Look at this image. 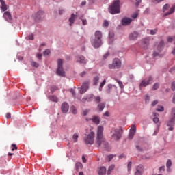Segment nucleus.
Masks as SVG:
<instances>
[{
    "label": "nucleus",
    "mask_w": 175,
    "mask_h": 175,
    "mask_svg": "<svg viewBox=\"0 0 175 175\" xmlns=\"http://www.w3.org/2000/svg\"><path fill=\"white\" fill-rule=\"evenodd\" d=\"M103 126H98L97 128V133L96 138V144L97 147H103V148H107L109 143L106 142V139L103 137Z\"/></svg>",
    "instance_id": "nucleus-1"
},
{
    "label": "nucleus",
    "mask_w": 175,
    "mask_h": 175,
    "mask_svg": "<svg viewBox=\"0 0 175 175\" xmlns=\"http://www.w3.org/2000/svg\"><path fill=\"white\" fill-rule=\"evenodd\" d=\"M121 1L115 0L109 7L108 10L111 14H120L121 13Z\"/></svg>",
    "instance_id": "nucleus-2"
},
{
    "label": "nucleus",
    "mask_w": 175,
    "mask_h": 175,
    "mask_svg": "<svg viewBox=\"0 0 175 175\" xmlns=\"http://www.w3.org/2000/svg\"><path fill=\"white\" fill-rule=\"evenodd\" d=\"M102 32L100 31H96L94 33V39L92 40V44L94 49H99L102 46Z\"/></svg>",
    "instance_id": "nucleus-3"
},
{
    "label": "nucleus",
    "mask_w": 175,
    "mask_h": 175,
    "mask_svg": "<svg viewBox=\"0 0 175 175\" xmlns=\"http://www.w3.org/2000/svg\"><path fill=\"white\" fill-rule=\"evenodd\" d=\"M56 73L58 76H65V71L64 70V60H62V59H57V68Z\"/></svg>",
    "instance_id": "nucleus-4"
},
{
    "label": "nucleus",
    "mask_w": 175,
    "mask_h": 175,
    "mask_svg": "<svg viewBox=\"0 0 175 175\" xmlns=\"http://www.w3.org/2000/svg\"><path fill=\"white\" fill-rule=\"evenodd\" d=\"M95 133L94 131H91L90 133L86 135L84 137V142L86 144L92 145L95 143Z\"/></svg>",
    "instance_id": "nucleus-5"
},
{
    "label": "nucleus",
    "mask_w": 175,
    "mask_h": 175,
    "mask_svg": "<svg viewBox=\"0 0 175 175\" xmlns=\"http://www.w3.org/2000/svg\"><path fill=\"white\" fill-rule=\"evenodd\" d=\"M114 133L112 135V139L113 140H120L122 136V129L121 127L113 129Z\"/></svg>",
    "instance_id": "nucleus-6"
},
{
    "label": "nucleus",
    "mask_w": 175,
    "mask_h": 175,
    "mask_svg": "<svg viewBox=\"0 0 175 175\" xmlns=\"http://www.w3.org/2000/svg\"><path fill=\"white\" fill-rule=\"evenodd\" d=\"M109 69H120L121 68V60L118 58L113 59L112 64L109 65Z\"/></svg>",
    "instance_id": "nucleus-7"
},
{
    "label": "nucleus",
    "mask_w": 175,
    "mask_h": 175,
    "mask_svg": "<svg viewBox=\"0 0 175 175\" xmlns=\"http://www.w3.org/2000/svg\"><path fill=\"white\" fill-rule=\"evenodd\" d=\"M171 114H172L171 120L167 123V126H170L168 129L169 131H173V127L172 126L174 125V122H175V108H173L172 109Z\"/></svg>",
    "instance_id": "nucleus-8"
},
{
    "label": "nucleus",
    "mask_w": 175,
    "mask_h": 175,
    "mask_svg": "<svg viewBox=\"0 0 175 175\" xmlns=\"http://www.w3.org/2000/svg\"><path fill=\"white\" fill-rule=\"evenodd\" d=\"M152 80L153 79L151 76L142 80L139 84V88L142 89L143 87H147V85L151 84V81H152Z\"/></svg>",
    "instance_id": "nucleus-9"
},
{
    "label": "nucleus",
    "mask_w": 175,
    "mask_h": 175,
    "mask_svg": "<svg viewBox=\"0 0 175 175\" xmlns=\"http://www.w3.org/2000/svg\"><path fill=\"white\" fill-rule=\"evenodd\" d=\"M141 46L144 49V50H147L148 49V46H150V38H146L142 40Z\"/></svg>",
    "instance_id": "nucleus-10"
},
{
    "label": "nucleus",
    "mask_w": 175,
    "mask_h": 175,
    "mask_svg": "<svg viewBox=\"0 0 175 175\" xmlns=\"http://www.w3.org/2000/svg\"><path fill=\"white\" fill-rule=\"evenodd\" d=\"M90 88V83L84 82L81 88L80 94H85L87 92V90Z\"/></svg>",
    "instance_id": "nucleus-11"
},
{
    "label": "nucleus",
    "mask_w": 175,
    "mask_h": 175,
    "mask_svg": "<svg viewBox=\"0 0 175 175\" xmlns=\"http://www.w3.org/2000/svg\"><path fill=\"white\" fill-rule=\"evenodd\" d=\"M135 133H136V125L133 124L130 129V133L129 135V139H130V140H132V139H133Z\"/></svg>",
    "instance_id": "nucleus-12"
},
{
    "label": "nucleus",
    "mask_w": 175,
    "mask_h": 175,
    "mask_svg": "<svg viewBox=\"0 0 175 175\" xmlns=\"http://www.w3.org/2000/svg\"><path fill=\"white\" fill-rule=\"evenodd\" d=\"M131 23H132V18L128 17H124L121 21V24L124 26L130 25Z\"/></svg>",
    "instance_id": "nucleus-13"
},
{
    "label": "nucleus",
    "mask_w": 175,
    "mask_h": 175,
    "mask_svg": "<svg viewBox=\"0 0 175 175\" xmlns=\"http://www.w3.org/2000/svg\"><path fill=\"white\" fill-rule=\"evenodd\" d=\"M44 14V12L42 10L38 11L36 14H35L33 17L36 20V21H39L42 17H43V15Z\"/></svg>",
    "instance_id": "nucleus-14"
},
{
    "label": "nucleus",
    "mask_w": 175,
    "mask_h": 175,
    "mask_svg": "<svg viewBox=\"0 0 175 175\" xmlns=\"http://www.w3.org/2000/svg\"><path fill=\"white\" fill-rule=\"evenodd\" d=\"M87 121H92L96 125L100 124V118L99 116H93L92 118L86 119Z\"/></svg>",
    "instance_id": "nucleus-15"
},
{
    "label": "nucleus",
    "mask_w": 175,
    "mask_h": 175,
    "mask_svg": "<svg viewBox=\"0 0 175 175\" xmlns=\"http://www.w3.org/2000/svg\"><path fill=\"white\" fill-rule=\"evenodd\" d=\"M76 62H79V64H82L83 65H85L87 64V60H85V57L83 55H79L76 58Z\"/></svg>",
    "instance_id": "nucleus-16"
},
{
    "label": "nucleus",
    "mask_w": 175,
    "mask_h": 175,
    "mask_svg": "<svg viewBox=\"0 0 175 175\" xmlns=\"http://www.w3.org/2000/svg\"><path fill=\"white\" fill-rule=\"evenodd\" d=\"M3 17L8 23H10V21H12V14H10V12L9 11H5L3 13Z\"/></svg>",
    "instance_id": "nucleus-17"
},
{
    "label": "nucleus",
    "mask_w": 175,
    "mask_h": 175,
    "mask_svg": "<svg viewBox=\"0 0 175 175\" xmlns=\"http://www.w3.org/2000/svg\"><path fill=\"white\" fill-rule=\"evenodd\" d=\"M61 110L62 113H68L69 111V104L68 103H63L62 104Z\"/></svg>",
    "instance_id": "nucleus-18"
},
{
    "label": "nucleus",
    "mask_w": 175,
    "mask_h": 175,
    "mask_svg": "<svg viewBox=\"0 0 175 175\" xmlns=\"http://www.w3.org/2000/svg\"><path fill=\"white\" fill-rule=\"evenodd\" d=\"M94 94H88L85 98L81 100L83 103H85V102H92L94 100Z\"/></svg>",
    "instance_id": "nucleus-19"
},
{
    "label": "nucleus",
    "mask_w": 175,
    "mask_h": 175,
    "mask_svg": "<svg viewBox=\"0 0 175 175\" xmlns=\"http://www.w3.org/2000/svg\"><path fill=\"white\" fill-rule=\"evenodd\" d=\"M137 38H139V33L136 31L130 33L129 36V40H137Z\"/></svg>",
    "instance_id": "nucleus-20"
},
{
    "label": "nucleus",
    "mask_w": 175,
    "mask_h": 175,
    "mask_svg": "<svg viewBox=\"0 0 175 175\" xmlns=\"http://www.w3.org/2000/svg\"><path fill=\"white\" fill-rule=\"evenodd\" d=\"M144 168L142 165H139L136 167L135 175H143Z\"/></svg>",
    "instance_id": "nucleus-21"
},
{
    "label": "nucleus",
    "mask_w": 175,
    "mask_h": 175,
    "mask_svg": "<svg viewBox=\"0 0 175 175\" xmlns=\"http://www.w3.org/2000/svg\"><path fill=\"white\" fill-rule=\"evenodd\" d=\"M77 18V15H75V14H71L69 18L70 27H72V25L75 24V21H76Z\"/></svg>",
    "instance_id": "nucleus-22"
},
{
    "label": "nucleus",
    "mask_w": 175,
    "mask_h": 175,
    "mask_svg": "<svg viewBox=\"0 0 175 175\" xmlns=\"http://www.w3.org/2000/svg\"><path fill=\"white\" fill-rule=\"evenodd\" d=\"M165 44V42H163V40H161L159 43V44L157 45V50L159 51V52H161L162 51V49H163V46Z\"/></svg>",
    "instance_id": "nucleus-23"
},
{
    "label": "nucleus",
    "mask_w": 175,
    "mask_h": 175,
    "mask_svg": "<svg viewBox=\"0 0 175 175\" xmlns=\"http://www.w3.org/2000/svg\"><path fill=\"white\" fill-rule=\"evenodd\" d=\"M113 88L114 90H117V86L115 85H108V89H107V94H110L111 91H113Z\"/></svg>",
    "instance_id": "nucleus-24"
},
{
    "label": "nucleus",
    "mask_w": 175,
    "mask_h": 175,
    "mask_svg": "<svg viewBox=\"0 0 175 175\" xmlns=\"http://www.w3.org/2000/svg\"><path fill=\"white\" fill-rule=\"evenodd\" d=\"M174 10H175V5H173L170 11L168 12H166L165 14H163V17H166V16H169L170 14H173V13H174Z\"/></svg>",
    "instance_id": "nucleus-25"
},
{
    "label": "nucleus",
    "mask_w": 175,
    "mask_h": 175,
    "mask_svg": "<svg viewBox=\"0 0 175 175\" xmlns=\"http://www.w3.org/2000/svg\"><path fill=\"white\" fill-rule=\"evenodd\" d=\"M1 12H6V10H8V5H6V3H5V1H2V3H1Z\"/></svg>",
    "instance_id": "nucleus-26"
},
{
    "label": "nucleus",
    "mask_w": 175,
    "mask_h": 175,
    "mask_svg": "<svg viewBox=\"0 0 175 175\" xmlns=\"http://www.w3.org/2000/svg\"><path fill=\"white\" fill-rule=\"evenodd\" d=\"M98 174L99 175H105V174H106V167H100L99 170H98Z\"/></svg>",
    "instance_id": "nucleus-27"
},
{
    "label": "nucleus",
    "mask_w": 175,
    "mask_h": 175,
    "mask_svg": "<svg viewBox=\"0 0 175 175\" xmlns=\"http://www.w3.org/2000/svg\"><path fill=\"white\" fill-rule=\"evenodd\" d=\"M93 100L94 102H95V103H100V102L102 101V98L100 96H94Z\"/></svg>",
    "instance_id": "nucleus-28"
},
{
    "label": "nucleus",
    "mask_w": 175,
    "mask_h": 175,
    "mask_svg": "<svg viewBox=\"0 0 175 175\" xmlns=\"http://www.w3.org/2000/svg\"><path fill=\"white\" fill-rule=\"evenodd\" d=\"M106 103H100L98 105V109L100 110V111H103V109H105Z\"/></svg>",
    "instance_id": "nucleus-29"
},
{
    "label": "nucleus",
    "mask_w": 175,
    "mask_h": 175,
    "mask_svg": "<svg viewBox=\"0 0 175 175\" xmlns=\"http://www.w3.org/2000/svg\"><path fill=\"white\" fill-rule=\"evenodd\" d=\"M77 139H79V133H75L72 136V142L76 143L77 142Z\"/></svg>",
    "instance_id": "nucleus-30"
},
{
    "label": "nucleus",
    "mask_w": 175,
    "mask_h": 175,
    "mask_svg": "<svg viewBox=\"0 0 175 175\" xmlns=\"http://www.w3.org/2000/svg\"><path fill=\"white\" fill-rule=\"evenodd\" d=\"M114 165H111V166L109 167L108 170H107V174L110 175L111 174V172H113V170H114Z\"/></svg>",
    "instance_id": "nucleus-31"
},
{
    "label": "nucleus",
    "mask_w": 175,
    "mask_h": 175,
    "mask_svg": "<svg viewBox=\"0 0 175 175\" xmlns=\"http://www.w3.org/2000/svg\"><path fill=\"white\" fill-rule=\"evenodd\" d=\"M75 167L76 170H81L83 169V164L81 163H77Z\"/></svg>",
    "instance_id": "nucleus-32"
},
{
    "label": "nucleus",
    "mask_w": 175,
    "mask_h": 175,
    "mask_svg": "<svg viewBox=\"0 0 175 175\" xmlns=\"http://www.w3.org/2000/svg\"><path fill=\"white\" fill-rule=\"evenodd\" d=\"M99 82V76L94 77L93 79V84L94 85H96Z\"/></svg>",
    "instance_id": "nucleus-33"
},
{
    "label": "nucleus",
    "mask_w": 175,
    "mask_h": 175,
    "mask_svg": "<svg viewBox=\"0 0 175 175\" xmlns=\"http://www.w3.org/2000/svg\"><path fill=\"white\" fill-rule=\"evenodd\" d=\"M154 118H153V122L155 124H158L159 122V118H158V113H154Z\"/></svg>",
    "instance_id": "nucleus-34"
},
{
    "label": "nucleus",
    "mask_w": 175,
    "mask_h": 175,
    "mask_svg": "<svg viewBox=\"0 0 175 175\" xmlns=\"http://www.w3.org/2000/svg\"><path fill=\"white\" fill-rule=\"evenodd\" d=\"M109 38L111 41H113L114 39V33L113 31H110L109 33Z\"/></svg>",
    "instance_id": "nucleus-35"
},
{
    "label": "nucleus",
    "mask_w": 175,
    "mask_h": 175,
    "mask_svg": "<svg viewBox=\"0 0 175 175\" xmlns=\"http://www.w3.org/2000/svg\"><path fill=\"white\" fill-rule=\"evenodd\" d=\"M49 98L52 102H58V98H57L55 96H51Z\"/></svg>",
    "instance_id": "nucleus-36"
},
{
    "label": "nucleus",
    "mask_w": 175,
    "mask_h": 175,
    "mask_svg": "<svg viewBox=\"0 0 175 175\" xmlns=\"http://www.w3.org/2000/svg\"><path fill=\"white\" fill-rule=\"evenodd\" d=\"M166 166L167 167V170L170 169V166H172V161L170 159H168L167 163H166Z\"/></svg>",
    "instance_id": "nucleus-37"
},
{
    "label": "nucleus",
    "mask_w": 175,
    "mask_h": 175,
    "mask_svg": "<svg viewBox=\"0 0 175 175\" xmlns=\"http://www.w3.org/2000/svg\"><path fill=\"white\" fill-rule=\"evenodd\" d=\"M106 84V79H104V81L100 83L99 91H102V88H103V86Z\"/></svg>",
    "instance_id": "nucleus-38"
},
{
    "label": "nucleus",
    "mask_w": 175,
    "mask_h": 175,
    "mask_svg": "<svg viewBox=\"0 0 175 175\" xmlns=\"http://www.w3.org/2000/svg\"><path fill=\"white\" fill-rule=\"evenodd\" d=\"M114 155H113V154H110V155H108L107 157V161H108V162H110L111 161V159H113V158H114Z\"/></svg>",
    "instance_id": "nucleus-39"
},
{
    "label": "nucleus",
    "mask_w": 175,
    "mask_h": 175,
    "mask_svg": "<svg viewBox=\"0 0 175 175\" xmlns=\"http://www.w3.org/2000/svg\"><path fill=\"white\" fill-rule=\"evenodd\" d=\"M158 88H159V83H156L153 85V88L152 90H154V91H155V90H158Z\"/></svg>",
    "instance_id": "nucleus-40"
},
{
    "label": "nucleus",
    "mask_w": 175,
    "mask_h": 175,
    "mask_svg": "<svg viewBox=\"0 0 175 175\" xmlns=\"http://www.w3.org/2000/svg\"><path fill=\"white\" fill-rule=\"evenodd\" d=\"M169 8H170L169 4H165L163 8V12H166L167 10V9H169Z\"/></svg>",
    "instance_id": "nucleus-41"
},
{
    "label": "nucleus",
    "mask_w": 175,
    "mask_h": 175,
    "mask_svg": "<svg viewBox=\"0 0 175 175\" xmlns=\"http://www.w3.org/2000/svg\"><path fill=\"white\" fill-rule=\"evenodd\" d=\"M152 2L154 3V5H158L160 2H163V0H152Z\"/></svg>",
    "instance_id": "nucleus-42"
},
{
    "label": "nucleus",
    "mask_w": 175,
    "mask_h": 175,
    "mask_svg": "<svg viewBox=\"0 0 175 175\" xmlns=\"http://www.w3.org/2000/svg\"><path fill=\"white\" fill-rule=\"evenodd\" d=\"M31 66H33L34 68H39V64L37 63L36 62H32Z\"/></svg>",
    "instance_id": "nucleus-43"
},
{
    "label": "nucleus",
    "mask_w": 175,
    "mask_h": 175,
    "mask_svg": "<svg viewBox=\"0 0 175 175\" xmlns=\"http://www.w3.org/2000/svg\"><path fill=\"white\" fill-rule=\"evenodd\" d=\"M132 167V163L131 161L129 162L128 165H127V170L128 172H131V169Z\"/></svg>",
    "instance_id": "nucleus-44"
},
{
    "label": "nucleus",
    "mask_w": 175,
    "mask_h": 175,
    "mask_svg": "<svg viewBox=\"0 0 175 175\" xmlns=\"http://www.w3.org/2000/svg\"><path fill=\"white\" fill-rule=\"evenodd\" d=\"M116 81L119 84V87L121 89L124 88V84L120 81H119L118 79H116Z\"/></svg>",
    "instance_id": "nucleus-45"
},
{
    "label": "nucleus",
    "mask_w": 175,
    "mask_h": 175,
    "mask_svg": "<svg viewBox=\"0 0 175 175\" xmlns=\"http://www.w3.org/2000/svg\"><path fill=\"white\" fill-rule=\"evenodd\" d=\"M158 32V29L150 30V35H155Z\"/></svg>",
    "instance_id": "nucleus-46"
},
{
    "label": "nucleus",
    "mask_w": 175,
    "mask_h": 175,
    "mask_svg": "<svg viewBox=\"0 0 175 175\" xmlns=\"http://www.w3.org/2000/svg\"><path fill=\"white\" fill-rule=\"evenodd\" d=\"M156 110L157 111H163L164 110L163 106H158Z\"/></svg>",
    "instance_id": "nucleus-47"
},
{
    "label": "nucleus",
    "mask_w": 175,
    "mask_h": 175,
    "mask_svg": "<svg viewBox=\"0 0 175 175\" xmlns=\"http://www.w3.org/2000/svg\"><path fill=\"white\" fill-rule=\"evenodd\" d=\"M51 53L50 49H46L44 52V55H50Z\"/></svg>",
    "instance_id": "nucleus-48"
},
{
    "label": "nucleus",
    "mask_w": 175,
    "mask_h": 175,
    "mask_svg": "<svg viewBox=\"0 0 175 175\" xmlns=\"http://www.w3.org/2000/svg\"><path fill=\"white\" fill-rule=\"evenodd\" d=\"M71 109L73 114H77V110L76 109V107H75V106H72Z\"/></svg>",
    "instance_id": "nucleus-49"
},
{
    "label": "nucleus",
    "mask_w": 175,
    "mask_h": 175,
    "mask_svg": "<svg viewBox=\"0 0 175 175\" xmlns=\"http://www.w3.org/2000/svg\"><path fill=\"white\" fill-rule=\"evenodd\" d=\"M69 91L72 94V96L75 98V96H76V93L75 92V90L70 89Z\"/></svg>",
    "instance_id": "nucleus-50"
},
{
    "label": "nucleus",
    "mask_w": 175,
    "mask_h": 175,
    "mask_svg": "<svg viewBox=\"0 0 175 175\" xmlns=\"http://www.w3.org/2000/svg\"><path fill=\"white\" fill-rule=\"evenodd\" d=\"M171 90H172V91H175V81L171 83Z\"/></svg>",
    "instance_id": "nucleus-51"
},
{
    "label": "nucleus",
    "mask_w": 175,
    "mask_h": 175,
    "mask_svg": "<svg viewBox=\"0 0 175 175\" xmlns=\"http://www.w3.org/2000/svg\"><path fill=\"white\" fill-rule=\"evenodd\" d=\"M28 40H33V34H31L26 38Z\"/></svg>",
    "instance_id": "nucleus-52"
},
{
    "label": "nucleus",
    "mask_w": 175,
    "mask_h": 175,
    "mask_svg": "<svg viewBox=\"0 0 175 175\" xmlns=\"http://www.w3.org/2000/svg\"><path fill=\"white\" fill-rule=\"evenodd\" d=\"M63 13H65V10H64V9H59V14L60 15V16H62V14Z\"/></svg>",
    "instance_id": "nucleus-53"
},
{
    "label": "nucleus",
    "mask_w": 175,
    "mask_h": 175,
    "mask_svg": "<svg viewBox=\"0 0 175 175\" xmlns=\"http://www.w3.org/2000/svg\"><path fill=\"white\" fill-rule=\"evenodd\" d=\"M12 147H13V148H12L11 151H14V150H17V146H16V144H12Z\"/></svg>",
    "instance_id": "nucleus-54"
},
{
    "label": "nucleus",
    "mask_w": 175,
    "mask_h": 175,
    "mask_svg": "<svg viewBox=\"0 0 175 175\" xmlns=\"http://www.w3.org/2000/svg\"><path fill=\"white\" fill-rule=\"evenodd\" d=\"M104 27H109V21H105L103 23Z\"/></svg>",
    "instance_id": "nucleus-55"
},
{
    "label": "nucleus",
    "mask_w": 175,
    "mask_h": 175,
    "mask_svg": "<svg viewBox=\"0 0 175 175\" xmlns=\"http://www.w3.org/2000/svg\"><path fill=\"white\" fill-rule=\"evenodd\" d=\"M57 90H58V87H57V86H53V87L51 88V91H57Z\"/></svg>",
    "instance_id": "nucleus-56"
},
{
    "label": "nucleus",
    "mask_w": 175,
    "mask_h": 175,
    "mask_svg": "<svg viewBox=\"0 0 175 175\" xmlns=\"http://www.w3.org/2000/svg\"><path fill=\"white\" fill-rule=\"evenodd\" d=\"M174 40V38L172 37H168L167 38V42H169L170 43H172Z\"/></svg>",
    "instance_id": "nucleus-57"
},
{
    "label": "nucleus",
    "mask_w": 175,
    "mask_h": 175,
    "mask_svg": "<svg viewBox=\"0 0 175 175\" xmlns=\"http://www.w3.org/2000/svg\"><path fill=\"white\" fill-rule=\"evenodd\" d=\"M137 16H138V14H137V13H135V14H133L131 16V17H132L133 18H137Z\"/></svg>",
    "instance_id": "nucleus-58"
},
{
    "label": "nucleus",
    "mask_w": 175,
    "mask_h": 175,
    "mask_svg": "<svg viewBox=\"0 0 175 175\" xmlns=\"http://www.w3.org/2000/svg\"><path fill=\"white\" fill-rule=\"evenodd\" d=\"M159 172H165V166L160 167L159 168Z\"/></svg>",
    "instance_id": "nucleus-59"
},
{
    "label": "nucleus",
    "mask_w": 175,
    "mask_h": 175,
    "mask_svg": "<svg viewBox=\"0 0 175 175\" xmlns=\"http://www.w3.org/2000/svg\"><path fill=\"white\" fill-rule=\"evenodd\" d=\"M82 24H83V25H87V20L82 19Z\"/></svg>",
    "instance_id": "nucleus-60"
},
{
    "label": "nucleus",
    "mask_w": 175,
    "mask_h": 175,
    "mask_svg": "<svg viewBox=\"0 0 175 175\" xmlns=\"http://www.w3.org/2000/svg\"><path fill=\"white\" fill-rule=\"evenodd\" d=\"M136 148H137V151H143V149L142 148H140V146H139V145L136 146Z\"/></svg>",
    "instance_id": "nucleus-61"
},
{
    "label": "nucleus",
    "mask_w": 175,
    "mask_h": 175,
    "mask_svg": "<svg viewBox=\"0 0 175 175\" xmlns=\"http://www.w3.org/2000/svg\"><path fill=\"white\" fill-rule=\"evenodd\" d=\"M156 105H158V100H154L152 103V106H155Z\"/></svg>",
    "instance_id": "nucleus-62"
},
{
    "label": "nucleus",
    "mask_w": 175,
    "mask_h": 175,
    "mask_svg": "<svg viewBox=\"0 0 175 175\" xmlns=\"http://www.w3.org/2000/svg\"><path fill=\"white\" fill-rule=\"evenodd\" d=\"M82 161H83V163H87V159H85V157L82 156Z\"/></svg>",
    "instance_id": "nucleus-63"
},
{
    "label": "nucleus",
    "mask_w": 175,
    "mask_h": 175,
    "mask_svg": "<svg viewBox=\"0 0 175 175\" xmlns=\"http://www.w3.org/2000/svg\"><path fill=\"white\" fill-rule=\"evenodd\" d=\"M37 58L40 60L42 59V54L40 53L37 54Z\"/></svg>",
    "instance_id": "nucleus-64"
}]
</instances>
